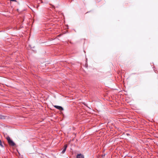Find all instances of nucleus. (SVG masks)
Wrapping results in <instances>:
<instances>
[{"label": "nucleus", "instance_id": "nucleus-1", "mask_svg": "<svg viewBox=\"0 0 158 158\" xmlns=\"http://www.w3.org/2000/svg\"><path fill=\"white\" fill-rule=\"evenodd\" d=\"M6 139L7 140L9 144L12 146H14L15 145V144L14 142L11 139L10 137L9 136L6 137Z\"/></svg>", "mask_w": 158, "mask_h": 158}, {"label": "nucleus", "instance_id": "nucleus-2", "mask_svg": "<svg viewBox=\"0 0 158 158\" xmlns=\"http://www.w3.org/2000/svg\"><path fill=\"white\" fill-rule=\"evenodd\" d=\"M54 106L56 109H57L60 110H64V109L63 108V107L61 106L55 105Z\"/></svg>", "mask_w": 158, "mask_h": 158}, {"label": "nucleus", "instance_id": "nucleus-3", "mask_svg": "<svg viewBox=\"0 0 158 158\" xmlns=\"http://www.w3.org/2000/svg\"><path fill=\"white\" fill-rule=\"evenodd\" d=\"M77 158H84V157L83 155L81 154H78L77 156Z\"/></svg>", "mask_w": 158, "mask_h": 158}, {"label": "nucleus", "instance_id": "nucleus-4", "mask_svg": "<svg viewBox=\"0 0 158 158\" xmlns=\"http://www.w3.org/2000/svg\"><path fill=\"white\" fill-rule=\"evenodd\" d=\"M67 145H64V148L62 152V153H64V152H65V151L66 149V148H67Z\"/></svg>", "mask_w": 158, "mask_h": 158}, {"label": "nucleus", "instance_id": "nucleus-5", "mask_svg": "<svg viewBox=\"0 0 158 158\" xmlns=\"http://www.w3.org/2000/svg\"><path fill=\"white\" fill-rule=\"evenodd\" d=\"M5 118V116L0 114V119H4Z\"/></svg>", "mask_w": 158, "mask_h": 158}, {"label": "nucleus", "instance_id": "nucleus-6", "mask_svg": "<svg viewBox=\"0 0 158 158\" xmlns=\"http://www.w3.org/2000/svg\"><path fill=\"white\" fill-rule=\"evenodd\" d=\"M0 146L2 148H3L4 146L2 144V142L1 141V140L0 139Z\"/></svg>", "mask_w": 158, "mask_h": 158}, {"label": "nucleus", "instance_id": "nucleus-7", "mask_svg": "<svg viewBox=\"0 0 158 158\" xmlns=\"http://www.w3.org/2000/svg\"><path fill=\"white\" fill-rule=\"evenodd\" d=\"M39 6H37V8H38V7Z\"/></svg>", "mask_w": 158, "mask_h": 158}]
</instances>
